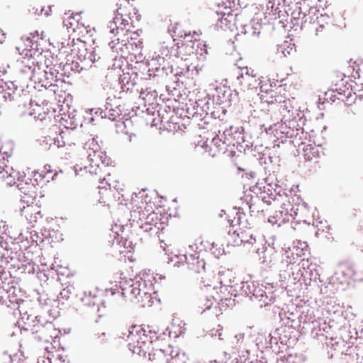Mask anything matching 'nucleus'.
<instances>
[{"label": "nucleus", "instance_id": "1", "mask_svg": "<svg viewBox=\"0 0 363 363\" xmlns=\"http://www.w3.org/2000/svg\"><path fill=\"white\" fill-rule=\"evenodd\" d=\"M278 106L281 115V132L287 138L301 140L303 135V126L306 120L300 107L297 106L294 99L284 100Z\"/></svg>", "mask_w": 363, "mask_h": 363}, {"label": "nucleus", "instance_id": "2", "mask_svg": "<svg viewBox=\"0 0 363 363\" xmlns=\"http://www.w3.org/2000/svg\"><path fill=\"white\" fill-rule=\"evenodd\" d=\"M114 15L115 16L113 20L108 23L107 29L108 30L110 38H116L108 43V46L113 52H118L121 48H118V45L121 44L120 41H121V45H123V43L128 39L125 36L128 35V33L132 32V28L134 26L130 17L123 14L121 7L117 8Z\"/></svg>", "mask_w": 363, "mask_h": 363}, {"label": "nucleus", "instance_id": "3", "mask_svg": "<svg viewBox=\"0 0 363 363\" xmlns=\"http://www.w3.org/2000/svg\"><path fill=\"white\" fill-rule=\"evenodd\" d=\"M296 257L295 254L292 256L287 255V250L282 254L266 251L262 262L269 267H274L277 269L280 272V277L286 280L290 277L291 274L295 275L291 272L300 260L299 257L296 259Z\"/></svg>", "mask_w": 363, "mask_h": 363}, {"label": "nucleus", "instance_id": "4", "mask_svg": "<svg viewBox=\"0 0 363 363\" xmlns=\"http://www.w3.org/2000/svg\"><path fill=\"white\" fill-rule=\"evenodd\" d=\"M17 262L18 259L11 257L8 251L2 255L0 259V279L1 281L6 280L11 276L10 269L16 268ZM12 289L13 287H11L9 283L6 284L2 281V284H0L1 304L9 306V302L13 303L16 301V300H12L11 297Z\"/></svg>", "mask_w": 363, "mask_h": 363}, {"label": "nucleus", "instance_id": "5", "mask_svg": "<svg viewBox=\"0 0 363 363\" xmlns=\"http://www.w3.org/2000/svg\"><path fill=\"white\" fill-rule=\"evenodd\" d=\"M84 150L86 152L87 160L89 162V172L91 174H97V169H101V166L106 167L109 163L106 153L101 150L100 146L94 139L89 140L84 144Z\"/></svg>", "mask_w": 363, "mask_h": 363}, {"label": "nucleus", "instance_id": "6", "mask_svg": "<svg viewBox=\"0 0 363 363\" xmlns=\"http://www.w3.org/2000/svg\"><path fill=\"white\" fill-rule=\"evenodd\" d=\"M25 196H22L21 200L22 203H26L21 208V215L23 216L28 222L34 225L39 220L42 219L41 212L39 206L33 205V201L35 197V193L33 191L24 192Z\"/></svg>", "mask_w": 363, "mask_h": 363}, {"label": "nucleus", "instance_id": "7", "mask_svg": "<svg viewBox=\"0 0 363 363\" xmlns=\"http://www.w3.org/2000/svg\"><path fill=\"white\" fill-rule=\"evenodd\" d=\"M128 347L135 354H141L145 352L147 345L149 341L147 337L140 326H133L131 330H128Z\"/></svg>", "mask_w": 363, "mask_h": 363}, {"label": "nucleus", "instance_id": "8", "mask_svg": "<svg viewBox=\"0 0 363 363\" xmlns=\"http://www.w3.org/2000/svg\"><path fill=\"white\" fill-rule=\"evenodd\" d=\"M298 208H294L290 201L283 202L279 208L269 216L268 222L280 226L294 220Z\"/></svg>", "mask_w": 363, "mask_h": 363}, {"label": "nucleus", "instance_id": "9", "mask_svg": "<svg viewBox=\"0 0 363 363\" xmlns=\"http://www.w3.org/2000/svg\"><path fill=\"white\" fill-rule=\"evenodd\" d=\"M18 172L9 166L4 165L2 167L0 165V179H2L8 186L16 185L18 189L23 193L26 192L27 189L28 191L34 189L33 184H28L26 182L24 183L20 177H18Z\"/></svg>", "mask_w": 363, "mask_h": 363}, {"label": "nucleus", "instance_id": "10", "mask_svg": "<svg viewBox=\"0 0 363 363\" xmlns=\"http://www.w3.org/2000/svg\"><path fill=\"white\" fill-rule=\"evenodd\" d=\"M241 89L245 91L257 90L261 84V79L259 74L252 68L248 67H242L240 69L237 77Z\"/></svg>", "mask_w": 363, "mask_h": 363}, {"label": "nucleus", "instance_id": "11", "mask_svg": "<svg viewBox=\"0 0 363 363\" xmlns=\"http://www.w3.org/2000/svg\"><path fill=\"white\" fill-rule=\"evenodd\" d=\"M189 48L192 52L196 50V53L203 58H206V55L208 54L206 44L200 41L199 34L195 31L193 34L191 33H185L182 45L179 47V49L181 50H186Z\"/></svg>", "mask_w": 363, "mask_h": 363}, {"label": "nucleus", "instance_id": "12", "mask_svg": "<svg viewBox=\"0 0 363 363\" xmlns=\"http://www.w3.org/2000/svg\"><path fill=\"white\" fill-rule=\"evenodd\" d=\"M30 55V57H23L19 65V74L23 79H28L35 82L36 75H40V68L35 65L34 58L32 57L31 50H27L26 56Z\"/></svg>", "mask_w": 363, "mask_h": 363}, {"label": "nucleus", "instance_id": "13", "mask_svg": "<svg viewBox=\"0 0 363 363\" xmlns=\"http://www.w3.org/2000/svg\"><path fill=\"white\" fill-rule=\"evenodd\" d=\"M130 282L131 284H128V286L123 285L120 288L121 291L118 289H106V292L108 295V293L111 294V296H115L118 294L119 296H123L125 294H130L133 298L138 299V301L142 303L143 296L140 291V283H138V277H136L134 279H130Z\"/></svg>", "mask_w": 363, "mask_h": 363}, {"label": "nucleus", "instance_id": "14", "mask_svg": "<svg viewBox=\"0 0 363 363\" xmlns=\"http://www.w3.org/2000/svg\"><path fill=\"white\" fill-rule=\"evenodd\" d=\"M318 276V272L315 270V266L309 264L308 261L302 259L301 267L299 269L294 279L298 281H303L305 285L309 286L313 280H315Z\"/></svg>", "mask_w": 363, "mask_h": 363}, {"label": "nucleus", "instance_id": "15", "mask_svg": "<svg viewBox=\"0 0 363 363\" xmlns=\"http://www.w3.org/2000/svg\"><path fill=\"white\" fill-rule=\"evenodd\" d=\"M217 23L216 26L221 29L231 28L234 24L235 16L232 13L230 9L227 7L219 8L216 12Z\"/></svg>", "mask_w": 363, "mask_h": 363}, {"label": "nucleus", "instance_id": "16", "mask_svg": "<svg viewBox=\"0 0 363 363\" xmlns=\"http://www.w3.org/2000/svg\"><path fill=\"white\" fill-rule=\"evenodd\" d=\"M218 279L220 284V289H225L226 291L230 289L228 292L231 294L235 286L236 278L234 272L228 269H223L218 272Z\"/></svg>", "mask_w": 363, "mask_h": 363}, {"label": "nucleus", "instance_id": "17", "mask_svg": "<svg viewBox=\"0 0 363 363\" xmlns=\"http://www.w3.org/2000/svg\"><path fill=\"white\" fill-rule=\"evenodd\" d=\"M297 18L301 21V24L315 23L318 19V11L315 7L303 6L299 8Z\"/></svg>", "mask_w": 363, "mask_h": 363}, {"label": "nucleus", "instance_id": "18", "mask_svg": "<svg viewBox=\"0 0 363 363\" xmlns=\"http://www.w3.org/2000/svg\"><path fill=\"white\" fill-rule=\"evenodd\" d=\"M149 355L150 359H159L164 363H170V360L174 359L176 361L177 359L180 357V354L177 352L174 354V351L172 350L169 346L166 350H156L153 353H150Z\"/></svg>", "mask_w": 363, "mask_h": 363}, {"label": "nucleus", "instance_id": "19", "mask_svg": "<svg viewBox=\"0 0 363 363\" xmlns=\"http://www.w3.org/2000/svg\"><path fill=\"white\" fill-rule=\"evenodd\" d=\"M267 287L262 284L255 283L250 298L260 302V307L269 305L272 301V296H269L266 291Z\"/></svg>", "mask_w": 363, "mask_h": 363}, {"label": "nucleus", "instance_id": "20", "mask_svg": "<svg viewBox=\"0 0 363 363\" xmlns=\"http://www.w3.org/2000/svg\"><path fill=\"white\" fill-rule=\"evenodd\" d=\"M179 258L186 260L189 269L196 273H200L205 269L206 263L203 259H199L197 253L191 254L188 257L186 255H182Z\"/></svg>", "mask_w": 363, "mask_h": 363}, {"label": "nucleus", "instance_id": "21", "mask_svg": "<svg viewBox=\"0 0 363 363\" xmlns=\"http://www.w3.org/2000/svg\"><path fill=\"white\" fill-rule=\"evenodd\" d=\"M216 91L218 101L220 104H227L230 106L237 98L236 94L233 93V91L229 86H220L216 87Z\"/></svg>", "mask_w": 363, "mask_h": 363}, {"label": "nucleus", "instance_id": "22", "mask_svg": "<svg viewBox=\"0 0 363 363\" xmlns=\"http://www.w3.org/2000/svg\"><path fill=\"white\" fill-rule=\"evenodd\" d=\"M138 283H140V291L143 296L142 304L145 306L150 302L152 298L151 292L152 291V284L150 280H146L145 278L138 277Z\"/></svg>", "mask_w": 363, "mask_h": 363}, {"label": "nucleus", "instance_id": "23", "mask_svg": "<svg viewBox=\"0 0 363 363\" xmlns=\"http://www.w3.org/2000/svg\"><path fill=\"white\" fill-rule=\"evenodd\" d=\"M308 252V245L306 242L297 240L293 242L291 246L287 248V255L292 256L296 255V259L299 257L300 260Z\"/></svg>", "mask_w": 363, "mask_h": 363}, {"label": "nucleus", "instance_id": "24", "mask_svg": "<svg viewBox=\"0 0 363 363\" xmlns=\"http://www.w3.org/2000/svg\"><path fill=\"white\" fill-rule=\"evenodd\" d=\"M255 284L254 281H241L240 284L236 283L233 291H231V295L236 296L237 294H240L250 297Z\"/></svg>", "mask_w": 363, "mask_h": 363}, {"label": "nucleus", "instance_id": "25", "mask_svg": "<svg viewBox=\"0 0 363 363\" xmlns=\"http://www.w3.org/2000/svg\"><path fill=\"white\" fill-rule=\"evenodd\" d=\"M52 325L50 323H48L45 326H40L38 330H36V335L35 339L39 342H44L45 343L50 342L52 339V335L50 332L53 329Z\"/></svg>", "mask_w": 363, "mask_h": 363}, {"label": "nucleus", "instance_id": "26", "mask_svg": "<svg viewBox=\"0 0 363 363\" xmlns=\"http://www.w3.org/2000/svg\"><path fill=\"white\" fill-rule=\"evenodd\" d=\"M224 354L226 359H230L235 356L238 361L244 363L248 359L250 352L245 348L242 350V348L238 349L237 347H233L232 351L230 353L224 352Z\"/></svg>", "mask_w": 363, "mask_h": 363}, {"label": "nucleus", "instance_id": "27", "mask_svg": "<svg viewBox=\"0 0 363 363\" xmlns=\"http://www.w3.org/2000/svg\"><path fill=\"white\" fill-rule=\"evenodd\" d=\"M138 77L137 74L133 73L123 74L121 77V88L123 91H130L137 84Z\"/></svg>", "mask_w": 363, "mask_h": 363}, {"label": "nucleus", "instance_id": "28", "mask_svg": "<svg viewBox=\"0 0 363 363\" xmlns=\"http://www.w3.org/2000/svg\"><path fill=\"white\" fill-rule=\"evenodd\" d=\"M43 77L45 79H43L36 75L35 81L39 80L40 82H42V86H44L45 89L55 92L57 88V85L55 83L57 81V79L54 77L51 78L50 77V73L45 70H43Z\"/></svg>", "mask_w": 363, "mask_h": 363}, {"label": "nucleus", "instance_id": "29", "mask_svg": "<svg viewBox=\"0 0 363 363\" xmlns=\"http://www.w3.org/2000/svg\"><path fill=\"white\" fill-rule=\"evenodd\" d=\"M101 118H107L111 121H115L121 115V110L116 107L113 108L111 105L106 104L105 109H99Z\"/></svg>", "mask_w": 363, "mask_h": 363}, {"label": "nucleus", "instance_id": "30", "mask_svg": "<svg viewBox=\"0 0 363 363\" xmlns=\"http://www.w3.org/2000/svg\"><path fill=\"white\" fill-rule=\"evenodd\" d=\"M82 20L81 13H75L67 17L63 21L65 26L67 27L68 31L77 32V21Z\"/></svg>", "mask_w": 363, "mask_h": 363}, {"label": "nucleus", "instance_id": "31", "mask_svg": "<svg viewBox=\"0 0 363 363\" xmlns=\"http://www.w3.org/2000/svg\"><path fill=\"white\" fill-rule=\"evenodd\" d=\"M261 25L258 23H250L245 25L242 28V33L251 37H257L260 33Z\"/></svg>", "mask_w": 363, "mask_h": 363}, {"label": "nucleus", "instance_id": "32", "mask_svg": "<svg viewBox=\"0 0 363 363\" xmlns=\"http://www.w3.org/2000/svg\"><path fill=\"white\" fill-rule=\"evenodd\" d=\"M193 109L195 111L192 114L193 116L201 117L203 114L207 113L208 106L205 101L200 100L194 102Z\"/></svg>", "mask_w": 363, "mask_h": 363}, {"label": "nucleus", "instance_id": "33", "mask_svg": "<svg viewBox=\"0 0 363 363\" xmlns=\"http://www.w3.org/2000/svg\"><path fill=\"white\" fill-rule=\"evenodd\" d=\"M238 239L234 240V245H239L241 243L253 244L255 242V238L252 234L247 233L246 232H240L237 235Z\"/></svg>", "mask_w": 363, "mask_h": 363}, {"label": "nucleus", "instance_id": "34", "mask_svg": "<svg viewBox=\"0 0 363 363\" xmlns=\"http://www.w3.org/2000/svg\"><path fill=\"white\" fill-rule=\"evenodd\" d=\"M21 313V319L24 321L25 324L28 326H38L39 323V320L38 319V316L32 314L28 313L27 311L23 312V309L20 310Z\"/></svg>", "mask_w": 363, "mask_h": 363}, {"label": "nucleus", "instance_id": "35", "mask_svg": "<svg viewBox=\"0 0 363 363\" xmlns=\"http://www.w3.org/2000/svg\"><path fill=\"white\" fill-rule=\"evenodd\" d=\"M91 52H89L86 49L80 51L78 55V59L82 63L81 69L85 68L88 66H91Z\"/></svg>", "mask_w": 363, "mask_h": 363}, {"label": "nucleus", "instance_id": "36", "mask_svg": "<svg viewBox=\"0 0 363 363\" xmlns=\"http://www.w3.org/2000/svg\"><path fill=\"white\" fill-rule=\"evenodd\" d=\"M43 363H66V357L60 354H53L48 352V355Z\"/></svg>", "mask_w": 363, "mask_h": 363}, {"label": "nucleus", "instance_id": "37", "mask_svg": "<svg viewBox=\"0 0 363 363\" xmlns=\"http://www.w3.org/2000/svg\"><path fill=\"white\" fill-rule=\"evenodd\" d=\"M223 140V145H225L226 147L230 146V145H235L234 143V138L232 135V130H225L223 131V133L220 135Z\"/></svg>", "mask_w": 363, "mask_h": 363}, {"label": "nucleus", "instance_id": "38", "mask_svg": "<svg viewBox=\"0 0 363 363\" xmlns=\"http://www.w3.org/2000/svg\"><path fill=\"white\" fill-rule=\"evenodd\" d=\"M281 198L282 197L281 195H279L277 197V195L271 193L262 196V200L263 202L267 203L268 205H270L273 203L274 206H277V204L279 203V199Z\"/></svg>", "mask_w": 363, "mask_h": 363}, {"label": "nucleus", "instance_id": "39", "mask_svg": "<svg viewBox=\"0 0 363 363\" xmlns=\"http://www.w3.org/2000/svg\"><path fill=\"white\" fill-rule=\"evenodd\" d=\"M244 337L245 333H240L235 335L233 340H231L232 348L233 347H237V348L241 349L243 346Z\"/></svg>", "mask_w": 363, "mask_h": 363}, {"label": "nucleus", "instance_id": "40", "mask_svg": "<svg viewBox=\"0 0 363 363\" xmlns=\"http://www.w3.org/2000/svg\"><path fill=\"white\" fill-rule=\"evenodd\" d=\"M260 92L259 94H268L274 92L272 89V84L269 81L261 80V84L258 86Z\"/></svg>", "mask_w": 363, "mask_h": 363}, {"label": "nucleus", "instance_id": "41", "mask_svg": "<svg viewBox=\"0 0 363 363\" xmlns=\"http://www.w3.org/2000/svg\"><path fill=\"white\" fill-rule=\"evenodd\" d=\"M295 48L288 45H278L277 47V52L281 53L283 57H287L290 55L293 52H295Z\"/></svg>", "mask_w": 363, "mask_h": 363}, {"label": "nucleus", "instance_id": "42", "mask_svg": "<svg viewBox=\"0 0 363 363\" xmlns=\"http://www.w3.org/2000/svg\"><path fill=\"white\" fill-rule=\"evenodd\" d=\"M274 94H276V92H272V93H269L268 94H258L259 95H260L259 96V99H261L262 101V103L263 104H273L274 101H277V98H276V95Z\"/></svg>", "mask_w": 363, "mask_h": 363}, {"label": "nucleus", "instance_id": "43", "mask_svg": "<svg viewBox=\"0 0 363 363\" xmlns=\"http://www.w3.org/2000/svg\"><path fill=\"white\" fill-rule=\"evenodd\" d=\"M303 151L305 152V158L307 160H312L317 152L315 147L313 145H308L306 147H303Z\"/></svg>", "mask_w": 363, "mask_h": 363}, {"label": "nucleus", "instance_id": "44", "mask_svg": "<svg viewBox=\"0 0 363 363\" xmlns=\"http://www.w3.org/2000/svg\"><path fill=\"white\" fill-rule=\"evenodd\" d=\"M223 139H222L220 135H217L211 140V143L218 150H225L226 148L223 147L224 145H223Z\"/></svg>", "mask_w": 363, "mask_h": 363}, {"label": "nucleus", "instance_id": "45", "mask_svg": "<svg viewBox=\"0 0 363 363\" xmlns=\"http://www.w3.org/2000/svg\"><path fill=\"white\" fill-rule=\"evenodd\" d=\"M56 67H57L56 65H53V66L48 65L47 69H45L44 70H45L48 73H50V77L51 78L54 77V78L57 79V74L59 73V69Z\"/></svg>", "mask_w": 363, "mask_h": 363}, {"label": "nucleus", "instance_id": "46", "mask_svg": "<svg viewBox=\"0 0 363 363\" xmlns=\"http://www.w3.org/2000/svg\"><path fill=\"white\" fill-rule=\"evenodd\" d=\"M181 255H175L174 257H172L170 262H174V266L179 267L182 264H184V262L186 263V260H182L179 257Z\"/></svg>", "mask_w": 363, "mask_h": 363}, {"label": "nucleus", "instance_id": "47", "mask_svg": "<svg viewBox=\"0 0 363 363\" xmlns=\"http://www.w3.org/2000/svg\"><path fill=\"white\" fill-rule=\"evenodd\" d=\"M215 298L213 296H211V298H207L206 303L204 304L203 306H201V308L203 309V311L210 309L212 305L213 304Z\"/></svg>", "mask_w": 363, "mask_h": 363}, {"label": "nucleus", "instance_id": "48", "mask_svg": "<svg viewBox=\"0 0 363 363\" xmlns=\"http://www.w3.org/2000/svg\"><path fill=\"white\" fill-rule=\"evenodd\" d=\"M0 363H13L11 355L7 353H3L0 356Z\"/></svg>", "mask_w": 363, "mask_h": 363}, {"label": "nucleus", "instance_id": "49", "mask_svg": "<svg viewBox=\"0 0 363 363\" xmlns=\"http://www.w3.org/2000/svg\"><path fill=\"white\" fill-rule=\"evenodd\" d=\"M77 33L79 34H82L83 32L85 30L86 33L89 32L87 30V28L85 26L84 23L82 22V20L77 21Z\"/></svg>", "mask_w": 363, "mask_h": 363}, {"label": "nucleus", "instance_id": "50", "mask_svg": "<svg viewBox=\"0 0 363 363\" xmlns=\"http://www.w3.org/2000/svg\"><path fill=\"white\" fill-rule=\"evenodd\" d=\"M179 52L180 53L184 52L186 55H195L197 57V58H199V60H205L206 59V58H203V57H201L199 54H197L196 50H194V52H192V50L190 48L186 49V50H179Z\"/></svg>", "mask_w": 363, "mask_h": 363}, {"label": "nucleus", "instance_id": "51", "mask_svg": "<svg viewBox=\"0 0 363 363\" xmlns=\"http://www.w3.org/2000/svg\"><path fill=\"white\" fill-rule=\"evenodd\" d=\"M53 141L54 145H56L57 147H61L65 145V142L60 140L59 138L54 139Z\"/></svg>", "mask_w": 363, "mask_h": 363}, {"label": "nucleus", "instance_id": "52", "mask_svg": "<svg viewBox=\"0 0 363 363\" xmlns=\"http://www.w3.org/2000/svg\"><path fill=\"white\" fill-rule=\"evenodd\" d=\"M274 6H275L274 1L269 0L268 1V3L267 4V10H269V9H271L272 11L275 10L276 9H274Z\"/></svg>", "mask_w": 363, "mask_h": 363}, {"label": "nucleus", "instance_id": "53", "mask_svg": "<svg viewBox=\"0 0 363 363\" xmlns=\"http://www.w3.org/2000/svg\"><path fill=\"white\" fill-rule=\"evenodd\" d=\"M50 58H46L45 60V69H47L48 66V65H50V66H53L52 65V57L50 56Z\"/></svg>", "mask_w": 363, "mask_h": 363}, {"label": "nucleus", "instance_id": "54", "mask_svg": "<svg viewBox=\"0 0 363 363\" xmlns=\"http://www.w3.org/2000/svg\"><path fill=\"white\" fill-rule=\"evenodd\" d=\"M11 85H12L13 88L10 87V86L8 87V89H9L8 94L10 98L11 97V95L13 94H14V92H15L14 85L12 83H11Z\"/></svg>", "mask_w": 363, "mask_h": 363}, {"label": "nucleus", "instance_id": "55", "mask_svg": "<svg viewBox=\"0 0 363 363\" xmlns=\"http://www.w3.org/2000/svg\"><path fill=\"white\" fill-rule=\"evenodd\" d=\"M90 52H91V55H92V57H91V65L97 61V56H96V54L95 53L94 51H89ZM98 59H99V57H98Z\"/></svg>", "mask_w": 363, "mask_h": 363}, {"label": "nucleus", "instance_id": "56", "mask_svg": "<svg viewBox=\"0 0 363 363\" xmlns=\"http://www.w3.org/2000/svg\"><path fill=\"white\" fill-rule=\"evenodd\" d=\"M106 179L104 178L103 179V181L100 182V185L99 186V189H106V185L108 184V182H106V184H105L104 181H106Z\"/></svg>", "mask_w": 363, "mask_h": 363}, {"label": "nucleus", "instance_id": "57", "mask_svg": "<svg viewBox=\"0 0 363 363\" xmlns=\"http://www.w3.org/2000/svg\"><path fill=\"white\" fill-rule=\"evenodd\" d=\"M323 28H324V26L323 25H320L319 27L316 28H315V32H316L315 34H316V35H318V33L322 31Z\"/></svg>", "mask_w": 363, "mask_h": 363}, {"label": "nucleus", "instance_id": "58", "mask_svg": "<svg viewBox=\"0 0 363 363\" xmlns=\"http://www.w3.org/2000/svg\"><path fill=\"white\" fill-rule=\"evenodd\" d=\"M33 9L34 10L35 8H33ZM44 11H45V9L43 7H40V12H38V9L37 8V9H35V11H33V13H38V15H40V14H42Z\"/></svg>", "mask_w": 363, "mask_h": 363}, {"label": "nucleus", "instance_id": "59", "mask_svg": "<svg viewBox=\"0 0 363 363\" xmlns=\"http://www.w3.org/2000/svg\"><path fill=\"white\" fill-rule=\"evenodd\" d=\"M51 11V8L49 7L48 9H47L46 11H45V13H44V15L45 16H48L50 15V11Z\"/></svg>", "mask_w": 363, "mask_h": 363}, {"label": "nucleus", "instance_id": "60", "mask_svg": "<svg viewBox=\"0 0 363 363\" xmlns=\"http://www.w3.org/2000/svg\"><path fill=\"white\" fill-rule=\"evenodd\" d=\"M217 332H218V334L216 333L215 335L218 336L220 340H222L223 339L222 333L220 332H219V330H218Z\"/></svg>", "mask_w": 363, "mask_h": 363}, {"label": "nucleus", "instance_id": "61", "mask_svg": "<svg viewBox=\"0 0 363 363\" xmlns=\"http://www.w3.org/2000/svg\"><path fill=\"white\" fill-rule=\"evenodd\" d=\"M320 4H323L324 6L326 5V4L328 3V1L327 0H318ZM320 6H321L322 4H320Z\"/></svg>", "mask_w": 363, "mask_h": 363}, {"label": "nucleus", "instance_id": "62", "mask_svg": "<svg viewBox=\"0 0 363 363\" xmlns=\"http://www.w3.org/2000/svg\"><path fill=\"white\" fill-rule=\"evenodd\" d=\"M196 72L199 73V71H201L202 69V67H200L199 69L197 67H196Z\"/></svg>", "mask_w": 363, "mask_h": 363}, {"label": "nucleus", "instance_id": "63", "mask_svg": "<svg viewBox=\"0 0 363 363\" xmlns=\"http://www.w3.org/2000/svg\"><path fill=\"white\" fill-rule=\"evenodd\" d=\"M360 250L363 252V245L359 246Z\"/></svg>", "mask_w": 363, "mask_h": 363}, {"label": "nucleus", "instance_id": "64", "mask_svg": "<svg viewBox=\"0 0 363 363\" xmlns=\"http://www.w3.org/2000/svg\"><path fill=\"white\" fill-rule=\"evenodd\" d=\"M189 248H191V250H194V246H193V245H189Z\"/></svg>", "mask_w": 363, "mask_h": 363}]
</instances>
